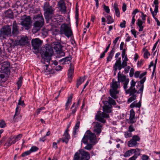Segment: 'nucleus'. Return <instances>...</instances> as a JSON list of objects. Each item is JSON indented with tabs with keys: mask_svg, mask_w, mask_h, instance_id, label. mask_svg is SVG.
Listing matches in <instances>:
<instances>
[{
	"mask_svg": "<svg viewBox=\"0 0 160 160\" xmlns=\"http://www.w3.org/2000/svg\"><path fill=\"white\" fill-rule=\"evenodd\" d=\"M104 105L103 107V112H101L100 111H98L95 116V119L100 122L104 123L106 122V120L104 118H109V115L105 113H109L111 112L112 106L111 105H108V103L107 101H103Z\"/></svg>",
	"mask_w": 160,
	"mask_h": 160,
	"instance_id": "1",
	"label": "nucleus"
},
{
	"mask_svg": "<svg viewBox=\"0 0 160 160\" xmlns=\"http://www.w3.org/2000/svg\"><path fill=\"white\" fill-rule=\"evenodd\" d=\"M53 52L52 47L49 45H46L42 48L41 52L42 58L41 60L42 63L45 64V62H47L49 64Z\"/></svg>",
	"mask_w": 160,
	"mask_h": 160,
	"instance_id": "2",
	"label": "nucleus"
},
{
	"mask_svg": "<svg viewBox=\"0 0 160 160\" xmlns=\"http://www.w3.org/2000/svg\"><path fill=\"white\" fill-rule=\"evenodd\" d=\"M120 81V71L118 73V81L117 82L115 79H113L112 82L110 83V88L109 90V93L110 96L114 99H116L118 98V94H119V82Z\"/></svg>",
	"mask_w": 160,
	"mask_h": 160,
	"instance_id": "3",
	"label": "nucleus"
},
{
	"mask_svg": "<svg viewBox=\"0 0 160 160\" xmlns=\"http://www.w3.org/2000/svg\"><path fill=\"white\" fill-rule=\"evenodd\" d=\"M94 133H93L90 131L88 130L85 132L81 142L84 144H87L88 141L89 140V142L92 144H95L97 143L96 136Z\"/></svg>",
	"mask_w": 160,
	"mask_h": 160,
	"instance_id": "4",
	"label": "nucleus"
},
{
	"mask_svg": "<svg viewBox=\"0 0 160 160\" xmlns=\"http://www.w3.org/2000/svg\"><path fill=\"white\" fill-rule=\"evenodd\" d=\"M43 10L44 16L47 21H52V18L54 14L55 9L49 5L48 2H45L44 4Z\"/></svg>",
	"mask_w": 160,
	"mask_h": 160,
	"instance_id": "5",
	"label": "nucleus"
},
{
	"mask_svg": "<svg viewBox=\"0 0 160 160\" xmlns=\"http://www.w3.org/2000/svg\"><path fill=\"white\" fill-rule=\"evenodd\" d=\"M136 83V82L132 80L131 83L130 87L128 89L125 90L126 93L129 94L131 96L128 100V102L129 103L131 102L136 99L137 96L135 94L137 92V90L135 88Z\"/></svg>",
	"mask_w": 160,
	"mask_h": 160,
	"instance_id": "6",
	"label": "nucleus"
},
{
	"mask_svg": "<svg viewBox=\"0 0 160 160\" xmlns=\"http://www.w3.org/2000/svg\"><path fill=\"white\" fill-rule=\"evenodd\" d=\"M34 18L37 19L34 24V27L32 31L36 33L38 31L42 26L44 23V20L41 14H38L34 17Z\"/></svg>",
	"mask_w": 160,
	"mask_h": 160,
	"instance_id": "7",
	"label": "nucleus"
},
{
	"mask_svg": "<svg viewBox=\"0 0 160 160\" xmlns=\"http://www.w3.org/2000/svg\"><path fill=\"white\" fill-rule=\"evenodd\" d=\"M12 36L11 27L9 25L3 26L0 30V38L6 39V37Z\"/></svg>",
	"mask_w": 160,
	"mask_h": 160,
	"instance_id": "8",
	"label": "nucleus"
},
{
	"mask_svg": "<svg viewBox=\"0 0 160 160\" xmlns=\"http://www.w3.org/2000/svg\"><path fill=\"white\" fill-rule=\"evenodd\" d=\"M60 32L61 34H64L68 38L71 37L72 35V32L70 26L66 23L61 25Z\"/></svg>",
	"mask_w": 160,
	"mask_h": 160,
	"instance_id": "9",
	"label": "nucleus"
},
{
	"mask_svg": "<svg viewBox=\"0 0 160 160\" xmlns=\"http://www.w3.org/2000/svg\"><path fill=\"white\" fill-rule=\"evenodd\" d=\"M52 45L57 52L58 56L62 57L64 56L65 53L62 49L63 46L60 42H53L52 43Z\"/></svg>",
	"mask_w": 160,
	"mask_h": 160,
	"instance_id": "10",
	"label": "nucleus"
},
{
	"mask_svg": "<svg viewBox=\"0 0 160 160\" xmlns=\"http://www.w3.org/2000/svg\"><path fill=\"white\" fill-rule=\"evenodd\" d=\"M25 18L21 22V24L26 29L28 30L31 27L32 23L31 18L30 16L25 15Z\"/></svg>",
	"mask_w": 160,
	"mask_h": 160,
	"instance_id": "11",
	"label": "nucleus"
},
{
	"mask_svg": "<svg viewBox=\"0 0 160 160\" xmlns=\"http://www.w3.org/2000/svg\"><path fill=\"white\" fill-rule=\"evenodd\" d=\"M140 138L138 135H134L132 137V139L128 141V145L129 147H133L138 145L137 141H139Z\"/></svg>",
	"mask_w": 160,
	"mask_h": 160,
	"instance_id": "12",
	"label": "nucleus"
},
{
	"mask_svg": "<svg viewBox=\"0 0 160 160\" xmlns=\"http://www.w3.org/2000/svg\"><path fill=\"white\" fill-rule=\"evenodd\" d=\"M18 105H21L22 107H24L25 105L23 100H22V97H20L18 103V105L17 106L16 108L15 112V114L13 116V119L15 120L17 118V116H18L20 113V108Z\"/></svg>",
	"mask_w": 160,
	"mask_h": 160,
	"instance_id": "13",
	"label": "nucleus"
},
{
	"mask_svg": "<svg viewBox=\"0 0 160 160\" xmlns=\"http://www.w3.org/2000/svg\"><path fill=\"white\" fill-rule=\"evenodd\" d=\"M42 42L38 38L32 39V44L34 50L38 51L39 48L42 45Z\"/></svg>",
	"mask_w": 160,
	"mask_h": 160,
	"instance_id": "14",
	"label": "nucleus"
},
{
	"mask_svg": "<svg viewBox=\"0 0 160 160\" xmlns=\"http://www.w3.org/2000/svg\"><path fill=\"white\" fill-rule=\"evenodd\" d=\"M18 23H17L16 21H14L12 24V31L11 32L12 36L14 37L17 36L19 34V27L18 25Z\"/></svg>",
	"mask_w": 160,
	"mask_h": 160,
	"instance_id": "15",
	"label": "nucleus"
},
{
	"mask_svg": "<svg viewBox=\"0 0 160 160\" xmlns=\"http://www.w3.org/2000/svg\"><path fill=\"white\" fill-rule=\"evenodd\" d=\"M94 123L95 125L93 127V132L94 133L98 136L101 132L102 125L98 122H96Z\"/></svg>",
	"mask_w": 160,
	"mask_h": 160,
	"instance_id": "16",
	"label": "nucleus"
},
{
	"mask_svg": "<svg viewBox=\"0 0 160 160\" xmlns=\"http://www.w3.org/2000/svg\"><path fill=\"white\" fill-rule=\"evenodd\" d=\"M28 43V38L26 36H22L20 39L17 41L16 42V45L17 46H24L26 45Z\"/></svg>",
	"mask_w": 160,
	"mask_h": 160,
	"instance_id": "17",
	"label": "nucleus"
},
{
	"mask_svg": "<svg viewBox=\"0 0 160 160\" xmlns=\"http://www.w3.org/2000/svg\"><path fill=\"white\" fill-rule=\"evenodd\" d=\"M60 11L62 12L65 13L66 12V7L63 0H60L58 3Z\"/></svg>",
	"mask_w": 160,
	"mask_h": 160,
	"instance_id": "18",
	"label": "nucleus"
},
{
	"mask_svg": "<svg viewBox=\"0 0 160 160\" xmlns=\"http://www.w3.org/2000/svg\"><path fill=\"white\" fill-rule=\"evenodd\" d=\"M81 160H89L90 158V154L88 152L83 150L79 151Z\"/></svg>",
	"mask_w": 160,
	"mask_h": 160,
	"instance_id": "19",
	"label": "nucleus"
},
{
	"mask_svg": "<svg viewBox=\"0 0 160 160\" xmlns=\"http://www.w3.org/2000/svg\"><path fill=\"white\" fill-rule=\"evenodd\" d=\"M129 82V79L127 78L126 76L121 74V82L123 85V88L125 90H126L127 88V85Z\"/></svg>",
	"mask_w": 160,
	"mask_h": 160,
	"instance_id": "20",
	"label": "nucleus"
},
{
	"mask_svg": "<svg viewBox=\"0 0 160 160\" xmlns=\"http://www.w3.org/2000/svg\"><path fill=\"white\" fill-rule=\"evenodd\" d=\"M135 112L133 109L130 110L129 123L133 124L136 122V119L135 118Z\"/></svg>",
	"mask_w": 160,
	"mask_h": 160,
	"instance_id": "21",
	"label": "nucleus"
},
{
	"mask_svg": "<svg viewBox=\"0 0 160 160\" xmlns=\"http://www.w3.org/2000/svg\"><path fill=\"white\" fill-rule=\"evenodd\" d=\"M3 72L8 73L10 72V64L8 62H4L1 68Z\"/></svg>",
	"mask_w": 160,
	"mask_h": 160,
	"instance_id": "22",
	"label": "nucleus"
},
{
	"mask_svg": "<svg viewBox=\"0 0 160 160\" xmlns=\"http://www.w3.org/2000/svg\"><path fill=\"white\" fill-rule=\"evenodd\" d=\"M118 69L120 70V58L117 60L113 67V70L114 71V75L115 76Z\"/></svg>",
	"mask_w": 160,
	"mask_h": 160,
	"instance_id": "23",
	"label": "nucleus"
},
{
	"mask_svg": "<svg viewBox=\"0 0 160 160\" xmlns=\"http://www.w3.org/2000/svg\"><path fill=\"white\" fill-rule=\"evenodd\" d=\"M16 142L13 139V137L12 136H11L9 137L7 140L4 144V146L8 147L12 144H14Z\"/></svg>",
	"mask_w": 160,
	"mask_h": 160,
	"instance_id": "24",
	"label": "nucleus"
},
{
	"mask_svg": "<svg viewBox=\"0 0 160 160\" xmlns=\"http://www.w3.org/2000/svg\"><path fill=\"white\" fill-rule=\"evenodd\" d=\"M72 58L71 56L66 57L60 60L59 62L62 64H68L69 63V62L71 61Z\"/></svg>",
	"mask_w": 160,
	"mask_h": 160,
	"instance_id": "25",
	"label": "nucleus"
},
{
	"mask_svg": "<svg viewBox=\"0 0 160 160\" xmlns=\"http://www.w3.org/2000/svg\"><path fill=\"white\" fill-rule=\"evenodd\" d=\"M70 139V136L69 134H64L62 138H60L59 141H62L63 142L67 144Z\"/></svg>",
	"mask_w": 160,
	"mask_h": 160,
	"instance_id": "26",
	"label": "nucleus"
},
{
	"mask_svg": "<svg viewBox=\"0 0 160 160\" xmlns=\"http://www.w3.org/2000/svg\"><path fill=\"white\" fill-rule=\"evenodd\" d=\"M80 122L79 121H77L75 126L73 129V134L74 135L77 134V132H79V128L80 127Z\"/></svg>",
	"mask_w": 160,
	"mask_h": 160,
	"instance_id": "27",
	"label": "nucleus"
},
{
	"mask_svg": "<svg viewBox=\"0 0 160 160\" xmlns=\"http://www.w3.org/2000/svg\"><path fill=\"white\" fill-rule=\"evenodd\" d=\"M72 98V95H70L68 97L65 104V109L67 110L69 108L71 104Z\"/></svg>",
	"mask_w": 160,
	"mask_h": 160,
	"instance_id": "28",
	"label": "nucleus"
},
{
	"mask_svg": "<svg viewBox=\"0 0 160 160\" xmlns=\"http://www.w3.org/2000/svg\"><path fill=\"white\" fill-rule=\"evenodd\" d=\"M78 107V105L76 104L75 102H74L71 108V112L69 113V116H71L72 114H74L77 110Z\"/></svg>",
	"mask_w": 160,
	"mask_h": 160,
	"instance_id": "29",
	"label": "nucleus"
},
{
	"mask_svg": "<svg viewBox=\"0 0 160 160\" xmlns=\"http://www.w3.org/2000/svg\"><path fill=\"white\" fill-rule=\"evenodd\" d=\"M128 60L127 57L126 56L124 59H122V62L121 63V69L122 68H124L127 66V61Z\"/></svg>",
	"mask_w": 160,
	"mask_h": 160,
	"instance_id": "30",
	"label": "nucleus"
},
{
	"mask_svg": "<svg viewBox=\"0 0 160 160\" xmlns=\"http://www.w3.org/2000/svg\"><path fill=\"white\" fill-rule=\"evenodd\" d=\"M118 5L117 3L115 2L114 4L113 8L114 9L115 12V14L118 17H119L120 16V12L118 8Z\"/></svg>",
	"mask_w": 160,
	"mask_h": 160,
	"instance_id": "31",
	"label": "nucleus"
},
{
	"mask_svg": "<svg viewBox=\"0 0 160 160\" xmlns=\"http://www.w3.org/2000/svg\"><path fill=\"white\" fill-rule=\"evenodd\" d=\"M130 156L132 155L133 153L135 154L136 153V152H138L140 153L141 152V150L138 148H136V149H132L130 150H128Z\"/></svg>",
	"mask_w": 160,
	"mask_h": 160,
	"instance_id": "32",
	"label": "nucleus"
},
{
	"mask_svg": "<svg viewBox=\"0 0 160 160\" xmlns=\"http://www.w3.org/2000/svg\"><path fill=\"white\" fill-rule=\"evenodd\" d=\"M114 52V50L113 48L110 52L109 54L108 55V56L107 58V62L111 61V60L112 59V58Z\"/></svg>",
	"mask_w": 160,
	"mask_h": 160,
	"instance_id": "33",
	"label": "nucleus"
},
{
	"mask_svg": "<svg viewBox=\"0 0 160 160\" xmlns=\"http://www.w3.org/2000/svg\"><path fill=\"white\" fill-rule=\"evenodd\" d=\"M6 16L9 18H12L13 17V13L11 10L8 9L5 12Z\"/></svg>",
	"mask_w": 160,
	"mask_h": 160,
	"instance_id": "34",
	"label": "nucleus"
},
{
	"mask_svg": "<svg viewBox=\"0 0 160 160\" xmlns=\"http://www.w3.org/2000/svg\"><path fill=\"white\" fill-rule=\"evenodd\" d=\"M108 103V105H115L116 104V102L114 100L110 97L108 98V101H107Z\"/></svg>",
	"mask_w": 160,
	"mask_h": 160,
	"instance_id": "35",
	"label": "nucleus"
},
{
	"mask_svg": "<svg viewBox=\"0 0 160 160\" xmlns=\"http://www.w3.org/2000/svg\"><path fill=\"white\" fill-rule=\"evenodd\" d=\"M105 17L107 18V23L108 24L111 23L113 22V20L110 15H106Z\"/></svg>",
	"mask_w": 160,
	"mask_h": 160,
	"instance_id": "36",
	"label": "nucleus"
},
{
	"mask_svg": "<svg viewBox=\"0 0 160 160\" xmlns=\"http://www.w3.org/2000/svg\"><path fill=\"white\" fill-rule=\"evenodd\" d=\"M44 72H47L49 74L52 73V70L51 69L48 68V64H46L44 68Z\"/></svg>",
	"mask_w": 160,
	"mask_h": 160,
	"instance_id": "37",
	"label": "nucleus"
},
{
	"mask_svg": "<svg viewBox=\"0 0 160 160\" xmlns=\"http://www.w3.org/2000/svg\"><path fill=\"white\" fill-rule=\"evenodd\" d=\"M140 153H139V152H136V153L134 154V155L130 158L128 160H135L140 155Z\"/></svg>",
	"mask_w": 160,
	"mask_h": 160,
	"instance_id": "38",
	"label": "nucleus"
},
{
	"mask_svg": "<svg viewBox=\"0 0 160 160\" xmlns=\"http://www.w3.org/2000/svg\"><path fill=\"white\" fill-rule=\"evenodd\" d=\"M22 137V134H19L16 136L13 137V139L16 142L17 141L20 140Z\"/></svg>",
	"mask_w": 160,
	"mask_h": 160,
	"instance_id": "39",
	"label": "nucleus"
},
{
	"mask_svg": "<svg viewBox=\"0 0 160 160\" xmlns=\"http://www.w3.org/2000/svg\"><path fill=\"white\" fill-rule=\"evenodd\" d=\"M124 135L125 137L126 138H128L131 137L132 136V134L131 133V132L128 130L125 132Z\"/></svg>",
	"mask_w": 160,
	"mask_h": 160,
	"instance_id": "40",
	"label": "nucleus"
},
{
	"mask_svg": "<svg viewBox=\"0 0 160 160\" xmlns=\"http://www.w3.org/2000/svg\"><path fill=\"white\" fill-rule=\"evenodd\" d=\"M31 153V152L30 150H28L25 151L24 152H23L21 155V156L22 157H26L27 156L29 155Z\"/></svg>",
	"mask_w": 160,
	"mask_h": 160,
	"instance_id": "41",
	"label": "nucleus"
},
{
	"mask_svg": "<svg viewBox=\"0 0 160 160\" xmlns=\"http://www.w3.org/2000/svg\"><path fill=\"white\" fill-rule=\"evenodd\" d=\"M38 149V148L35 146H33L31 147L29 150L32 153L37 151Z\"/></svg>",
	"mask_w": 160,
	"mask_h": 160,
	"instance_id": "42",
	"label": "nucleus"
},
{
	"mask_svg": "<svg viewBox=\"0 0 160 160\" xmlns=\"http://www.w3.org/2000/svg\"><path fill=\"white\" fill-rule=\"evenodd\" d=\"M130 68V66H128L127 67H125L124 70L122 72V74H125L126 73H128Z\"/></svg>",
	"mask_w": 160,
	"mask_h": 160,
	"instance_id": "43",
	"label": "nucleus"
},
{
	"mask_svg": "<svg viewBox=\"0 0 160 160\" xmlns=\"http://www.w3.org/2000/svg\"><path fill=\"white\" fill-rule=\"evenodd\" d=\"M87 145L84 148L88 150H90L92 148L93 146L91 144L88 143L86 144Z\"/></svg>",
	"mask_w": 160,
	"mask_h": 160,
	"instance_id": "44",
	"label": "nucleus"
},
{
	"mask_svg": "<svg viewBox=\"0 0 160 160\" xmlns=\"http://www.w3.org/2000/svg\"><path fill=\"white\" fill-rule=\"evenodd\" d=\"M150 11L152 15V16L153 17H154V16H155L157 15V13L158 12V9H157V11H155V8L154 9V11H153L152 9V8H150Z\"/></svg>",
	"mask_w": 160,
	"mask_h": 160,
	"instance_id": "45",
	"label": "nucleus"
},
{
	"mask_svg": "<svg viewBox=\"0 0 160 160\" xmlns=\"http://www.w3.org/2000/svg\"><path fill=\"white\" fill-rule=\"evenodd\" d=\"M6 126V123L5 121L2 120H1L0 122V127L1 128H5Z\"/></svg>",
	"mask_w": 160,
	"mask_h": 160,
	"instance_id": "46",
	"label": "nucleus"
},
{
	"mask_svg": "<svg viewBox=\"0 0 160 160\" xmlns=\"http://www.w3.org/2000/svg\"><path fill=\"white\" fill-rule=\"evenodd\" d=\"M80 156V152H76L74 155V160H78Z\"/></svg>",
	"mask_w": 160,
	"mask_h": 160,
	"instance_id": "47",
	"label": "nucleus"
},
{
	"mask_svg": "<svg viewBox=\"0 0 160 160\" xmlns=\"http://www.w3.org/2000/svg\"><path fill=\"white\" fill-rule=\"evenodd\" d=\"M153 3L155 5V11H157V9H158V0H154Z\"/></svg>",
	"mask_w": 160,
	"mask_h": 160,
	"instance_id": "48",
	"label": "nucleus"
},
{
	"mask_svg": "<svg viewBox=\"0 0 160 160\" xmlns=\"http://www.w3.org/2000/svg\"><path fill=\"white\" fill-rule=\"evenodd\" d=\"M135 130L134 126L132 124H131L129 126L128 128V131L132 132L134 131Z\"/></svg>",
	"mask_w": 160,
	"mask_h": 160,
	"instance_id": "49",
	"label": "nucleus"
},
{
	"mask_svg": "<svg viewBox=\"0 0 160 160\" xmlns=\"http://www.w3.org/2000/svg\"><path fill=\"white\" fill-rule=\"evenodd\" d=\"M144 61L143 60H141L138 61L137 63V66L138 67H141L143 65Z\"/></svg>",
	"mask_w": 160,
	"mask_h": 160,
	"instance_id": "50",
	"label": "nucleus"
},
{
	"mask_svg": "<svg viewBox=\"0 0 160 160\" xmlns=\"http://www.w3.org/2000/svg\"><path fill=\"white\" fill-rule=\"evenodd\" d=\"M22 83V78L21 77L19 78V80L17 82V84L18 85V89H19L21 86Z\"/></svg>",
	"mask_w": 160,
	"mask_h": 160,
	"instance_id": "51",
	"label": "nucleus"
},
{
	"mask_svg": "<svg viewBox=\"0 0 160 160\" xmlns=\"http://www.w3.org/2000/svg\"><path fill=\"white\" fill-rule=\"evenodd\" d=\"M4 57V55H2V50L0 48V63L3 61Z\"/></svg>",
	"mask_w": 160,
	"mask_h": 160,
	"instance_id": "52",
	"label": "nucleus"
},
{
	"mask_svg": "<svg viewBox=\"0 0 160 160\" xmlns=\"http://www.w3.org/2000/svg\"><path fill=\"white\" fill-rule=\"evenodd\" d=\"M126 50L125 49H124L122 50V59H124L126 56L127 57V54L126 53Z\"/></svg>",
	"mask_w": 160,
	"mask_h": 160,
	"instance_id": "53",
	"label": "nucleus"
},
{
	"mask_svg": "<svg viewBox=\"0 0 160 160\" xmlns=\"http://www.w3.org/2000/svg\"><path fill=\"white\" fill-rule=\"evenodd\" d=\"M131 32L132 33V34L133 35L134 37L135 38H137V34L136 33H137V32L136 31L135 29H132L131 30Z\"/></svg>",
	"mask_w": 160,
	"mask_h": 160,
	"instance_id": "54",
	"label": "nucleus"
},
{
	"mask_svg": "<svg viewBox=\"0 0 160 160\" xmlns=\"http://www.w3.org/2000/svg\"><path fill=\"white\" fill-rule=\"evenodd\" d=\"M5 77L4 75L2 74V73H0V82H4L5 81V80H3Z\"/></svg>",
	"mask_w": 160,
	"mask_h": 160,
	"instance_id": "55",
	"label": "nucleus"
},
{
	"mask_svg": "<svg viewBox=\"0 0 160 160\" xmlns=\"http://www.w3.org/2000/svg\"><path fill=\"white\" fill-rule=\"evenodd\" d=\"M143 88L144 85H142L141 87L140 88L138 92H137L138 94L141 93L142 94L143 92Z\"/></svg>",
	"mask_w": 160,
	"mask_h": 160,
	"instance_id": "56",
	"label": "nucleus"
},
{
	"mask_svg": "<svg viewBox=\"0 0 160 160\" xmlns=\"http://www.w3.org/2000/svg\"><path fill=\"white\" fill-rule=\"evenodd\" d=\"M148 55H150V54L148 51H146L144 53L143 56L145 58H148Z\"/></svg>",
	"mask_w": 160,
	"mask_h": 160,
	"instance_id": "57",
	"label": "nucleus"
},
{
	"mask_svg": "<svg viewBox=\"0 0 160 160\" xmlns=\"http://www.w3.org/2000/svg\"><path fill=\"white\" fill-rule=\"evenodd\" d=\"M134 69L133 68H131L129 72V75L130 77H133L134 75Z\"/></svg>",
	"mask_w": 160,
	"mask_h": 160,
	"instance_id": "58",
	"label": "nucleus"
},
{
	"mask_svg": "<svg viewBox=\"0 0 160 160\" xmlns=\"http://www.w3.org/2000/svg\"><path fill=\"white\" fill-rule=\"evenodd\" d=\"M104 8L105 11H106V12L107 13H109L110 9H109V7L108 6H106V5H104Z\"/></svg>",
	"mask_w": 160,
	"mask_h": 160,
	"instance_id": "59",
	"label": "nucleus"
},
{
	"mask_svg": "<svg viewBox=\"0 0 160 160\" xmlns=\"http://www.w3.org/2000/svg\"><path fill=\"white\" fill-rule=\"evenodd\" d=\"M142 160H148L149 159V157L147 155H143L142 157Z\"/></svg>",
	"mask_w": 160,
	"mask_h": 160,
	"instance_id": "60",
	"label": "nucleus"
},
{
	"mask_svg": "<svg viewBox=\"0 0 160 160\" xmlns=\"http://www.w3.org/2000/svg\"><path fill=\"white\" fill-rule=\"evenodd\" d=\"M74 67L72 63H70V68L68 71L71 72H74Z\"/></svg>",
	"mask_w": 160,
	"mask_h": 160,
	"instance_id": "61",
	"label": "nucleus"
},
{
	"mask_svg": "<svg viewBox=\"0 0 160 160\" xmlns=\"http://www.w3.org/2000/svg\"><path fill=\"white\" fill-rule=\"evenodd\" d=\"M73 72L68 71V78H72Z\"/></svg>",
	"mask_w": 160,
	"mask_h": 160,
	"instance_id": "62",
	"label": "nucleus"
},
{
	"mask_svg": "<svg viewBox=\"0 0 160 160\" xmlns=\"http://www.w3.org/2000/svg\"><path fill=\"white\" fill-rule=\"evenodd\" d=\"M140 73V71H137L135 72L134 73V77L136 78H138L139 77V75Z\"/></svg>",
	"mask_w": 160,
	"mask_h": 160,
	"instance_id": "63",
	"label": "nucleus"
},
{
	"mask_svg": "<svg viewBox=\"0 0 160 160\" xmlns=\"http://www.w3.org/2000/svg\"><path fill=\"white\" fill-rule=\"evenodd\" d=\"M126 22L125 20L123 21L121 23V27L122 28H125L126 27Z\"/></svg>",
	"mask_w": 160,
	"mask_h": 160,
	"instance_id": "64",
	"label": "nucleus"
}]
</instances>
